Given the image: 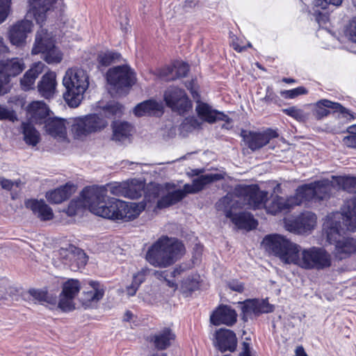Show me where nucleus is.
<instances>
[{
  "mask_svg": "<svg viewBox=\"0 0 356 356\" xmlns=\"http://www.w3.org/2000/svg\"><path fill=\"white\" fill-rule=\"evenodd\" d=\"M59 255L64 264L69 266L73 271H77L86 265L88 257L84 251L74 245L60 248Z\"/></svg>",
  "mask_w": 356,
  "mask_h": 356,
  "instance_id": "2eb2a0df",
  "label": "nucleus"
},
{
  "mask_svg": "<svg viewBox=\"0 0 356 356\" xmlns=\"http://www.w3.org/2000/svg\"><path fill=\"white\" fill-rule=\"evenodd\" d=\"M56 75L54 72H47L38 82L37 88L39 95L44 99L54 97L56 92Z\"/></svg>",
  "mask_w": 356,
  "mask_h": 356,
  "instance_id": "393cba45",
  "label": "nucleus"
},
{
  "mask_svg": "<svg viewBox=\"0 0 356 356\" xmlns=\"http://www.w3.org/2000/svg\"><path fill=\"white\" fill-rule=\"evenodd\" d=\"M15 184V182H13L10 179H6L4 177H0V185L3 189L10 191L13 186Z\"/></svg>",
  "mask_w": 356,
  "mask_h": 356,
  "instance_id": "774afa93",
  "label": "nucleus"
},
{
  "mask_svg": "<svg viewBox=\"0 0 356 356\" xmlns=\"http://www.w3.org/2000/svg\"><path fill=\"white\" fill-rule=\"evenodd\" d=\"M195 111L200 119L209 124H213L216 121H224L227 123L232 121V119L223 112L213 109L209 104L202 102H197Z\"/></svg>",
  "mask_w": 356,
  "mask_h": 356,
  "instance_id": "aec40b11",
  "label": "nucleus"
},
{
  "mask_svg": "<svg viewBox=\"0 0 356 356\" xmlns=\"http://www.w3.org/2000/svg\"><path fill=\"white\" fill-rule=\"evenodd\" d=\"M10 79L0 73V95H3L10 91Z\"/></svg>",
  "mask_w": 356,
  "mask_h": 356,
  "instance_id": "680f3d73",
  "label": "nucleus"
},
{
  "mask_svg": "<svg viewBox=\"0 0 356 356\" xmlns=\"http://www.w3.org/2000/svg\"><path fill=\"white\" fill-rule=\"evenodd\" d=\"M46 132L55 138L66 137V127L64 120L60 118H48L45 121Z\"/></svg>",
  "mask_w": 356,
  "mask_h": 356,
  "instance_id": "72a5a7b5",
  "label": "nucleus"
},
{
  "mask_svg": "<svg viewBox=\"0 0 356 356\" xmlns=\"http://www.w3.org/2000/svg\"><path fill=\"white\" fill-rule=\"evenodd\" d=\"M63 84L65 88L63 98L69 106H79L83 94L88 88V76L82 70H68L63 77Z\"/></svg>",
  "mask_w": 356,
  "mask_h": 356,
  "instance_id": "7ed1b4c3",
  "label": "nucleus"
},
{
  "mask_svg": "<svg viewBox=\"0 0 356 356\" xmlns=\"http://www.w3.org/2000/svg\"><path fill=\"white\" fill-rule=\"evenodd\" d=\"M176 334L168 327H163L155 333L151 334L148 341L158 350H165L169 348L175 342Z\"/></svg>",
  "mask_w": 356,
  "mask_h": 356,
  "instance_id": "412c9836",
  "label": "nucleus"
},
{
  "mask_svg": "<svg viewBox=\"0 0 356 356\" xmlns=\"http://www.w3.org/2000/svg\"><path fill=\"white\" fill-rule=\"evenodd\" d=\"M214 346L221 352H234L237 346L236 334L227 329H220L216 332Z\"/></svg>",
  "mask_w": 356,
  "mask_h": 356,
  "instance_id": "5701e85b",
  "label": "nucleus"
},
{
  "mask_svg": "<svg viewBox=\"0 0 356 356\" xmlns=\"http://www.w3.org/2000/svg\"><path fill=\"white\" fill-rule=\"evenodd\" d=\"M28 111L36 122L41 123L42 120L46 119L49 115V111L44 103L33 102L29 105Z\"/></svg>",
  "mask_w": 356,
  "mask_h": 356,
  "instance_id": "c9c22d12",
  "label": "nucleus"
},
{
  "mask_svg": "<svg viewBox=\"0 0 356 356\" xmlns=\"http://www.w3.org/2000/svg\"><path fill=\"white\" fill-rule=\"evenodd\" d=\"M105 293V287L100 282L90 281L86 291H83V304L88 306L90 302H97Z\"/></svg>",
  "mask_w": 356,
  "mask_h": 356,
  "instance_id": "cd10ccee",
  "label": "nucleus"
},
{
  "mask_svg": "<svg viewBox=\"0 0 356 356\" xmlns=\"http://www.w3.org/2000/svg\"><path fill=\"white\" fill-rule=\"evenodd\" d=\"M347 131L349 135L345 136L343 141L347 147L356 149V124L350 126Z\"/></svg>",
  "mask_w": 356,
  "mask_h": 356,
  "instance_id": "de8ad7c7",
  "label": "nucleus"
},
{
  "mask_svg": "<svg viewBox=\"0 0 356 356\" xmlns=\"http://www.w3.org/2000/svg\"><path fill=\"white\" fill-rule=\"evenodd\" d=\"M33 23L28 19L17 22L9 30L8 36L10 42L16 46L25 43L27 34L32 30Z\"/></svg>",
  "mask_w": 356,
  "mask_h": 356,
  "instance_id": "4be33fe9",
  "label": "nucleus"
},
{
  "mask_svg": "<svg viewBox=\"0 0 356 356\" xmlns=\"http://www.w3.org/2000/svg\"><path fill=\"white\" fill-rule=\"evenodd\" d=\"M106 79L117 92L131 88L136 81L134 70L128 65H123L108 70Z\"/></svg>",
  "mask_w": 356,
  "mask_h": 356,
  "instance_id": "9b49d317",
  "label": "nucleus"
},
{
  "mask_svg": "<svg viewBox=\"0 0 356 356\" xmlns=\"http://www.w3.org/2000/svg\"><path fill=\"white\" fill-rule=\"evenodd\" d=\"M24 67L23 60L19 58L0 60V73L8 79L19 74Z\"/></svg>",
  "mask_w": 356,
  "mask_h": 356,
  "instance_id": "c756f323",
  "label": "nucleus"
},
{
  "mask_svg": "<svg viewBox=\"0 0 356 356\" xmlns=\"http://www.w3.org/2000/svg\"><path fill=\"white\" fill-rule=\"evenodd\" d=\"M164 101L168 107L179 114H184L192 108L186 91L177 87H170L165 91Z\"/></svg>",
  "mask_w": 356,
  "mask_h": 356,
  "instance_id": "ddd939ff",
  "label": "nucleus"
},
{
  "mask_svg": "<svg viewBox=\"0 0 356 356\" xmlns=\"http://www.w3.org/2000/svg\"><path fill=\"white\" fill-rule=\"evenodd\" d=\"M264 100L267 103L277 104L280 100L279 97L275 93L271 86H268L266 90V95Z\"/></svg>",
  "mask_w": 356,
  "mask_h": 356,
  "instance_id": "bf43d9fd",
  "label": "nucleus"
},
{
  "mask_svg": "<svg viewBox=\"0 0 356 356\" xmlns=\"http://www.w3.org/2000/svg\"><path fill=\"white\" fill-rule=\"evenodd\" d=\"M241 136L248 147L252 151H255L265 146L271 139L277 138L278 134L276 131L271 129H268L264 132L242 130Z\"/></svg>",
  "mask_w": 356,
  "mask_h": 356,
  "instance_id": "dca6fc26",
  "label": "nucleus"
},
{
  "mask_svg": "<svg viewBox=\"0 0 356 356\" xmlns=\"http://www.w3.org/2000/svg\"><path fill=\"white\" fill-rule=\"evenodd\" d=\"M230 204V197L225 195L217 202L216 208L218 210H224L226 217L229 218L238 229L250 231L257 228L258 222L252 214L245 211L234 213L231 209H228Z\"/></svg>",
  "mask_w": 356,
  "mask_h": 356,
  "instance_id": "9d476101",
  "label": "nucleus"
},
{
  "mask_svg": "<svg viewBox=\"0 0 356 356\" xmlns=\"http://www.w3.org/2000/svg\"><path fill=\"white\" fill-rule=\"evenodd\" d=\"M120 56V54L117 52L106 51L98 55L97 60L101 65L106 67L118 59Z\"/></svg>",
  "mask_w": 356,
  "mask_h": 356,
  "instance_id": "37998d69",
  "label": "nucleus"
},
{
  "mask_svg": "<svg viewBox=\"0 0 356 356\" xmlns=\"http://www.w3.org/2000/svg\"><path fill=\"white\" fill-rule=\"evenodd\" d=\"M24 140L29 145L35 146L40 142V134L30 123H22Z\"/></svg>",
  "mask_w": 356,
  "mask_h": 356,
  "instance_id": "58836bf2",
  "label": "nucleus"
},
{
  "mask_svg": "<svg viewBox=\"0 0 356 356\" xmlns=\"http://www.w3.org/2000/svg\"><path fill=\"white\" fill-rule=\"evenodd\" d=\"M190 268V265L181 264L176 266L172 271H170V277H175Z\"/></svg>",
  "mask_w": 356,
  "mask_h": 356,
  "instance_id": "69168bd1",
  "label": "nucleus"
},
{
  "mask_svg": "<svg viewBox=\"0 0 356 356\" xmlns=\"http://www.w3.org/2000/svg\"><path fill=\"white\" fill-rule=\"evenodd\" d=\"M112 139L115 141L122 142L131 135L132 127L127 122H113L112 124Z\"/></svg>",
  "mask_w": 356,
  "mask_h": 356,
  "instance_id": "f704fd0d",
  "label": "nucleus"
},
{
  "mask_svg": "<svg viewBox=\"0 0 356 356\" xmlns=\"http://www.w3.org/2000/svg\"><path fill=\"white\" fill-rule=\"evenodd\" d=\"M10 3L11 0H0V24L7 18L10 11Z\"/></svg>",
  "mask_w": 356,
  "mask_h": 356,
  "instance_id": "6e6d98bb",
  "label": "nucleus"
},
{
  "mask_svg": "<svg viewBox=\"0 0 356 356\" xmlns=\"http://www.w3.org/2000/svg\"><path fill=\"white\" fill-rule=\"evenodd\" d=\"M44 67L45 65L43 63L38 62L34 63L28 72L37 78L43 72Z\"/></svg>",
  "mask_w": 356,
  "mask_h": 356,
  "instance_id": "0e129e2a",
  "label": "nucleus"
},
{
  "mask_svg": "<svg viewBox=\"0 0 356 356\" xmlns=\"http://www.w3.org/2000/svg\"><path fill=\"white\" fill-rule=\"evenodd\" d=\"M134 113L138 117L161 115L163 113V104L154 99L146 100L136 106Z\"/></svg>",
  "mask_w": 356,
  "mask_h": 356,
  "instance_id": "7c9ffc66",
  "label": "nucleus"
},
{
  "mask_svg": "<svg viewBox=\"0 0 356 356\" xmlns=\"http://www.w3.org/2000/svg\"><path fill=\"white\" fill-rule=\"evenodd\" d=\"M345 33L350 41L356 44V18L349 22L346 27Z\"/></svg>",
  "mask_w": 356,
  "mask_h": 356,
  "instance_id": "5fc2aeb1",
  "label": "nucleus"
},
{
  "mask_svg": "<svg viewBox=\"0 0 356 356\" xmlns=\"http://www.w3.org/2000/svg\"><path fill=\"white\" fill-rule=\"evenodd\" d=\"M15 118L16 116L13 111H10L0 105V120H8L14 121Z\"/></svg>",
  "mask_w": 356,
  "mask_h": 356,
  "instance_id": "052dcab7",
  "label": "nucleus"
},
{
  "mask_svg": "<svg viewBox=\"0 0 356 356\" xmlns=\"http://www.w3.org/2000/svg\"><path fill=\"white\" fill-rule=\"evenodd\" d=\"M73 299L74 298H66L62 294H60L58 307L64 312H70L73 310L74 309Z\"/></svg>",
  "mask_w": 356,
  "mask_h": 356,
  "instance_id": "864d4df0",
  "label": "nucleus"
},
{
  "mask_svg": "<svg viewBox=\"0 0 356 356\" xmlns=\"http://www.w3.org/2000/svg\"><path fill=\"white\" fill-rule=\"evenodd\" d=\"M241 308V318L243 322L257 318L263 314H268L274 312V305L270 304L266 299H246L243 302H238Z\"/></svg>",
  "mask_w": 356,
  "mask_h": 356,
  "instance_id": "f8f14e48",
  "label": "nucleus"
},
{
  "mask_svg": "<svg viewBox=\"0 0 356 356\" xmlns=\"http://www.w3.org/2000/svg\"><path fill=\"white\" fill-rule=\"evenodd\" d=\"M80 291V284L79 280L70 279L63 284L62 294L63 296L70 298H74Z\"/></svg>",
  "mask_w": 356,
  "mask_h": 356,
  "instance_id": "a19ab883",
  "label": "nucleus"
},
{
  "mask_svg": "<svg viewBox=\"0 0 356 356\" xmlns=\"http://www.w3.org/2000/svg\"><path fill=\"white\" fill-rule=\"evenodd\" d=\"M189 72V66L185 63H177L163 68L161 76L167 81L186 76Z\"/></svg>",
  "mask_w": 356,
  "mask_h": 356,
  "instance_id": "473e14b6",
  "label": "nucleus"
},
{
  "mask_svg": "<svg viewBox=\"0 0 356 356\" xmlns=\"http://www.w3.org/2000/svg\"><path fill=\"white\" fill-rule=\"evenodd\" d=\"M199 288V283L196 279L188 277L181 283V289L184 292H192Z\"/></svg>",
  "mask_w": 356,
  "mask_h": 356,
  "instance_id": "8fccbe9b",
  "label": "nucleus"
},
{
  "mask_svg": "<svg viewBox=\"0 0 356 356\" xmlns=\"http://www.w3.org/2000/svg\"><path fill=\"white\" fill-rule=\"evenodd\" d=\"M182 200L183 194L180 191L175 190L172 192L168 193L165 195L162 196L157 201L156 207L160 209L167 208L177 204Z\"/></svg>",
  "mask_w": 356,
  "mask_h": 356,
  "instance_id": "4c0bfd02",
  "label": "nucleus"
},
{
  "mask_svg": "<svg viewBox=\"0 0 356 356\" xmlns=\"http://www.w3.org/2000/svg\"><path fill=\"white\" fill-rule=\"evenodd\" d=\"M307 92V90L304 86H299L291 90H282L280 92V94L285 99H294L299 95H305Z\"/></svg>",
  "mask_w": 356,
  "mask_h": 356,
  "instance_id": "a18cd8bd",
  "label": "nucleus"
},
{
  "mask_svg": "<svg viewBox=\"0 0 356 356\" xmlns=\"http://www.w3.org/2000/svg\"><path fill=\"white\" fill-rule=\"evenodd\" d=\"M127 184V183H115L113 184H110L108 185L109 191L111 194L115 196L124 197Z\"/></svg>",
  "mask_w": 356,
  "mask_h": 356,
  "instance_id": "3c124183",
  "label": "nucleus"
},
{
  "mask_svg": "<svg viewBox=\"0 0 356 356\" xmlns=\"http://www.w3.org/2000/svg\"><path fill=\"white\" fill-rule=\"evenodd\" d=\"M345 229L348 230L343 225V221H334L332 222L327 234L329 242L335 243L337 254L341 256V258H346L356 253V239L354 238L342 237L337 239V237H334L333 238V234L339 237Z\"/></svg>",
  "mask_w": 356,
  "mask_h": 356,
  "instance_id": "1a4fd4ad",
  "label": "nucleus"
},
{
  "mask_svg": "<svg viewBox=\"0 0 356 356\" xmlns=\"http://www.w3.org/2000/svg\"><path fill=\"white\" fill-rule=\"evenodd\" d=\"M291 264L305 270H321L332 266V257L324 248L313 246L300 250Z\"/></svg>",
  "mask_w": 356,
  "mask_h": 356,
  "instance_id": "20e7f679",
  "label": "nucleus"
},
{
  "mask_svg": "<svg viewBox=\"0 0 356 356\" xmlns=\"http://www.w3.org/2000/svg\"><path fill=\"white\" fill-rule=\"evenodd\" d=\"M106 186L85 187L79 200H72L68 207L70 216L76 213L74 208L80 206L88 207L94 214L104 218L129 221L137 218L142 209L136 203H128L116 198H107Z\"/></svg>",
  "mask_w": 356,
  "mask_h": 356,
  "instance_id": "f257e3e1",
  "label": "nucleus"
},
{
  "mask_svg": "<svg viewBox=\"0 0 356 356\" xmlns=\"http://www.w3.org/2000/svg\"><path fill=\"white\" fill-rule=\"evenodd\" d=\"M342 2L343 0H314L313 3L315 7L325 10L329 6L339 7Z\"/></svg>",
  "mask_w": 356,
  "mask_h": 356,
  "instance_id": "603ef678",
  "label": "nucleus"
},
{
  "mask_svg": "<svg viewBox=\"0 0 356 356\" xmlns=\"http://www.w3.org/2000/svg\"><path fill=\"white\" fill-rule=\"evenodd\" d=\"M339 188L348 193H356V177H332Z\"/></svg>",
  "mask_w": 356,
  "mask_h": 356,
  "instance_id": "ea45409f",
  "label": "nucleus"
},
{
  "mask_svg": "<svg viewBox=\"0 0 356 356\" xmlns=\"http://www.w3.org/2000/svg\"><path fill=\"white\" fill-rule=\"evenodd\" d=\"M142 190L136 188V186L127 184L124 197L132 200L138 199L142 196Z\"/></svg>",
  "mask_w": 356,
  "mask_h": 356,
  "instance_id": "4d7b16f0",
  "label": "nucleus"
},
{
  "mask_svg": "<svg viewBox=\"0 0 356 356\" xmlns=\"http://www.w3.org/2000/svg\"><path fill=\"white\" fill-rule=\"evenodd\" d=\"M36 79L35 76L33 75L28 71L24 74L23 77L20 80V85L24 91H28L33 88V85Z\"/></svg>",
  "mask_w": 356,
  "mask_h": 356,
  "instance_id": "49530a36",
  "label": "nucleus"
},
{
  "mask_svg": "<svg viewBox=\"0 0 356 356\" xmlns=\"http://www.w3.org/2000/svg\"><path fill=\"white\" fill-rule=\"evenodd\" d=\"M31 53L34 55L41 54L48 64L59 63L63 59V54L56 47L52 35L44 29L37 32Z\"/></svg>",
  "mask_w": 356,
  "mask_h": 356,
  "instance_id": "0eeeda50",
  "label": "nucleus"
},
{
  "mask_svg": "<svg viewBox=\"0 0 356 356\" xmlns=\"http://www.w3.org/2000/svg\"><path fill=\"white\" fill-rule=\"evenodd\" d=\"M234 192L237 196L243 197L247 204L254 209L262 207L268 196V193L261 191L257 185H238L236 186Z\"/></svg>",
  "mask_w": 356,
  "mask_h": 356,
  "instance_id": "4468645a",
  "label": "nucleus"
},
{
  "mask_svg": "<svg viewBox=\"0 0 356 356\" xmlns=\"http://www.w3.org/2000/svg\"><path fill=\"white\" fill-rule=\"evenodd\" d=\"M329 109L334 112L339 113L343 118L348 120L353 119L351 112L338 102H334L328 99H321L318 101L313 111V115L318 120L324 118L330 114Z\"/></svg>",
  "mask_w": 356,
  "mask_h": 356,
  "instance_id": "a211bd4d",
  "label": "nucleus"
},
{
  "mask_svg": "<svg viewBox=\"0 0 356 356\" xmlns=\"http://www.w3.org/2000/svg\"><path fill=\"white\" fill-rule=\"evenodd\" d=\"M283 112L286 115L292 117L298 121H303L306 118L304 111L300 108H296V106H291L285 108L283 110Z\"/></svg>",
  "mask_w": 356,
  "mask_h": 356,
  "instance_id": "09e8293b",
  "label": "nucleus"
},
{
  "mask_svg": "<svg viewBox=\"0 0 356 356\" xmlns=\"http://www.w3.org/2000/svg\"><path fill=\"white\" fill-rule=\"evenodd\" d=\"M224 179V176L220 173H209L200 175L193 180V186L197 192L202 191L204 188L211 183L220 181Z\"/></svg>",
  "mask_w": 356,
  "mask_h": 356,
  "instance_id": "e433bc0d",
  "label": "nucleus"
},
{
  "mask_svg": "<svg viewBox=\"0 0 356 356\" xmlns=\"http://www.w3.org/2000/svg\"><path fill=\"white\" fill-rule=\"evenodd\" d=\"M177 191H180L183 194V199L186 196L187 194L197 193L196 189L193 186V183L191 184H184L183 186V189H177Z\"/></svg>",
  "mask_w": 356,
  "mask_h": 356,
  "instance_id": "338daca9",
  "label": "nucleus"
},
{
  "mask_svg": "<svg viewBox=\"0 0 356 356\" xmlns=\"http://www.w3.org/2000/svg\"><path fill=\"white\" fill-rule=\"evenodd\" d=\"M262 243L266 250L287 264H291L296 254L300 252V245L280 234L266 236Z\"/></svg>",
  "mask_w": 356,
  "mask_h": 356,
  "instance_id": "39448f33",
  "label": "nucleus"
},
{
  "mask_svg": "<svg viewBox=\"0 0 356 356\" xmlns=\"http://www.w3.org/2000/svg\"><path fill=\"white\" fill-rule=\"evenodd\" d=\"M300 204V200L296 190L295 194L287 198L277 195L272 197L271 200L265 204V208L267 213L277 215L282 212H289L293 207Z\"/></svg>",
  "mask_w": 356,
  "mask_h": 356,
  "instance_id": "f3484780",
  "label": "nucleus"
},
{
  "mask_svg": "<svg viewBox=\"0 0 356 356\" xmlns=\"http://www.w3.org/2000/svg\"><path fill=\"white\" fill-rule=\"evenodd\" d=\"M29 293L34 299L40 302H47L48 293L45 291L31 289Z\"/></svg>",
  "mask_w": 356,
  "mask_h": 356,
  "instance_id": "13d9d810",
  "label": "nucleus"
},
{
  "mask_svg": "<svg viewBox=\"0 0 356 356\" xmlns=\"http://www.w3.org/2000/svg\"><path fill=\"white\" fill-rule=\"evenodd\" d=\"M74 192V186L70 183L61 186L46 194V198L51 204H60L68 200Z\"/></svg>",
  "mask_w": 356,
  "mask_h": 356,
  "instance_id": "2f4dec72",
  "label": "nucleus"
},
{
  "mask_svg": "<svg viewBox=\"0 0 356 356\" xmlns=\"http://www.w3.org/2000/svg\"><path fill=\"white\" fill-rule=\"evenodd\" d=\"M58 0H29L30 12L38 24L46 19V13Z\"/></svg>",
  "mask_w": 356,
  "mask_h": 356,
  "instance_id": "bb28decb",
  "label": "nucleus"
},
{
  "mask_svg": "<svg viewBox=\"0 0 356 356\" xmlns=\"http://www.w3.org/2000/svg\"><path fill=\"white\" fill-rule=\"evenodd\" d=\"M334 182L328 179L316 180L309 184L299 186L297 195L300 204L309 202H319L328 200L332 195Z\"/></svg>",
  "mask_w": 356,
  "mask_h": 356,
  "instance_id": "423d86ee",
  "label": "nucleus"
},
{
  "mask_svg": "<svg viewBox=\"0 0 356 356\" xmlns=\"http://www.w3.org/2000/svg\"><path fill=\"white\" fill-rule=\"evenodd\" d=\"M184 245L179 240L162 236L154 242L146 253V260L154 267L171 266L184 253Z\"/></svg>",
  "mask_w": 356,
  "mask_h": 356,
  "instance_id": "f03ea898",
  "label": "nucleus"
},
{
  "mask_svg": "<svg viewBox=\"0 0 356 356\" xmlns=\"http://www.w3.org/2000/svg\"><path fill=\"white\" fill-rule=\"evenodd\" d=\"M316 216L312 212L301 213L295 219L286 222V228L290 232L305 234L312 231L316 223Z\"/></svg>",
  "mask_w": 356,
  "mask_h": 356,
  "instance_id": "6ab92c4d",
  "label": "nucleus"
},
{
  "mask_svg": "<svg viewBox=\"0 0 356 356\" xmlns=\"http://www.w3.org/2000/svg\"><path fill=\"white\" fill-rule=\"evenodd\" d=\"M341 220L348 231H356V197L347 200L341 208Z\"/></svg>",
  "mask_w": 356,
  "mask_h": 356,
  "instance_id": "a878e982",
  "label": "nucleus"
},
{
  "mask_svg": "<svg viewBox=\"0 0 356 356\" xmlns=\"http://www.w3.org/2000/svg\"><path fill=\"white\" fill-rule=\"evenodd\" d=\"M122 109L123 106L120 103L111 102L103 108V111L105 117L111 118L122 114Z\"/></svg>",
  "mask_w": 356,
  "mask_h": 356,
  "instance_id": "c03bdc74",
  "label": "nucleus"
},
{
  "mask_svg": "<svg viewBox=\"0 0 356 356\" xmlns=\"http://www.w3.org/2000/svg\"><path fill=\"white\" fill-rule=\"evenodd\" d=\"M227 286L233 291L241 293L244 290V284L236 280H232L227 283Z\"/></svg>",
  "mask_w": 356,
  "mask_h": 356,
  "instance_id": "e2e57ef3",
  "label": "nucleus"
},
{
  "mask_svg": "<svg viewBox=\"0 0 356 356\" xmlns=\"http://www.w3.org/2000/svg\"><path fill=\"white\" fill-rule=\"evenodd\" d=\"M71 131L76 139H81L90 134L101 131L107 125L106 120L97 114H90L72 119Z\"/></svg>",
  "mask_w": 356,
  "mask_h": 356,
  "instance_id": "6e6552de",
  "label": "nucleus"
},
{
  "mask_svg": "<svg viewBox=\"0 0 356 356\" xmlns=\"http://www.w3.org/2000/svg\"><path fill=\"white\" fill-rule=\"evenodd\" d=\"M236 311L228 305H220L210 316V321L214 325L225 324L233 325L236 322Z\"/></svg>",
  "mask_w": 356,
  "mask_h": 356,
  "instance_id": "b1692460",
  "label": "nucleus"
},
{
  "mask_svg": "<svg viewBox=\"0 0 356 356\" xmlns=\"http://www.w3.org/2000/svg\"><path fill=\"white\" fill-rule=\"evenodd\" d=\"M25 206L27 209H31L41 220H49L54 217L51 208L42 200H28L25 202Z\"/></svg>",
  "mask_w": 356,
  "mask_h": 356,
  "instance_id": "c85d7f7f",
  "label": "nucleus"
},
{
  "mask_svg": "<svg viewBox=\"0 0 356 356\" xmlns=\"http://www.w3.org/2000/svg\"><path fill=\"white\" fill-rule=\"evenodd\" d=\"M145 280V273L138 272L133 276L131 284L127 287V293L129 296H134L140 284Z\"/></svg>",
  "mask_w": 356,
  "mask_h": 356,
  "instance_id": "79ce46f5",
  "label": "nucleus"
}]
</instances>
